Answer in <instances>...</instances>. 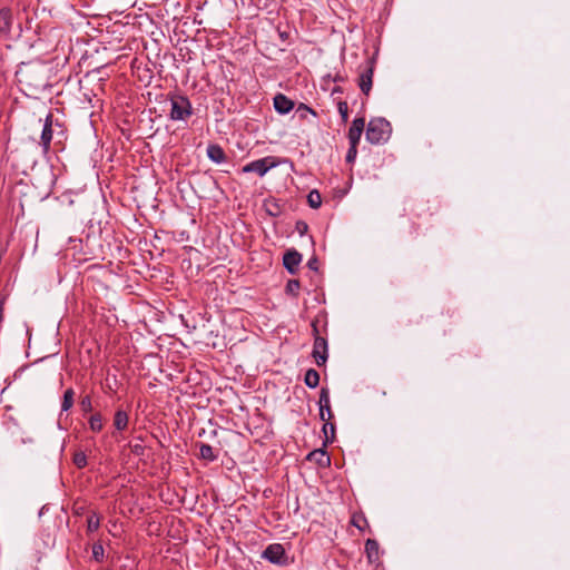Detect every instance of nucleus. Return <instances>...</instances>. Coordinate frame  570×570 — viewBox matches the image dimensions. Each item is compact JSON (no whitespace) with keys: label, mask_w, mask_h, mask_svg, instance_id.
<instances>
[{"label":"nucleus","mask_w":570,"mask_h":570,"mask_svg":"<svg viewBox=\"0 0 570 570\" xmlns=\"http://www.w3.org/2000/svg\"><path fill=\"white\" fill-rule=\"evenodd\" d=\"M100 67H96L92 71H99Z\"/></svg>","instance_id":"44"},{"label":"nucleus","mask_w":570,"mask_h":570,"mask_svg":"<svg viewBox=\"0 0 570 570\" xmlns=\"http://www.w3.org/2000/svg\"><path fill=\"white\" fill-rule=\"evenodd\" d=\"M75 402V391L70 387L65 391L62 403H61V411L67 412L69 411Z\"/></svg>","instance_id":"21"},{"label":"nucleus","mask_w":570,"mask_h":570,"mask_svg":"<svg viewBox=\"0 0 570 570\" xmlns=\"http://www.w3.org/2000/svg\"><path fill=\"white\" fill-rule=\"evenodd\" d=\"M301 262L302 255L296 249H288L283 256V265L292 275L297 273Z\"/></svg>","instance_id":"6"},{"label":"nucleus","mask_w":570,"mask_h":570,"mask_svg":"<svg viewBox=\"0 0 570 570\" xmlns=\"http://www.w3.org/2000/svg\"><path fill=\"white\" fill-rule=\"evenodd\" d=\"M317 324H318V318H314V320L312 321V323H311V326H312V334H313L314 338H315V337H317V336H321V335H320V328H318V325H317Z\"/></svg>","instance_id":"35"},{"label":"nucleus","mask_w":570,"mask_h":570,"mask_svg":"<svg viewBox=\"0 0 570 570\" xmlns=\"http://www.w3.org/2000/svg\"><path fill=\"white\" fill-rule=\"evenodd\" d=\"M312 356L318 366L325 365L328 358L327 340L323 336H317L314 340Z\"/></svg>","instance_id":"4"},{"label":"nucleus","mask_w":570,"mask_h":570,"mask_svg":"<svg viewBox=\"0 0 570 570\" xmlns=\"http://www.w3.org/2000/svg\"><path fill=\"white\" fill-rule=\"evenodd\" d=\"M301 283L298 279H289L286 284L285 292L288 295L297 297L299 294Z\"/></svg>","instance_id":"24"},{"label":"nucleus","mask_w":570,"mask_h":570,"mask_svg":"<svg viewBox=\"0 0 570 570\" xmlns=\"http://www.w3.org/2000/svg\"><path fill=\"white\" fill-rule=\"evenodd\" d=\"M324 422L325 423L322 429V432L324 433L325 438L323 446H326L328 443H332L335 439V425L331 423L328 419H325Z\"/></svg>","instance_id":"16"},{"label":"nucleus","mask_w":570,"mask_h":570,"mask_svg":"<svg viewBox=\"0 0 570 570\" xmlns=\"http://www.w3.org/2000/svg\"><path fill=\"white\" fill-rule=\"evenodd\" d=\"M296 112L299 114V117L302 119H305L307 114H311V115H313L315 117L317 116L316 111L314 109H312L311 107H308L307 105H305V104H299L297 109H296Z\"/></svg>","instance_id":"29"},{"label":"nucleus","mask_w":570,"mask_h":570,"mask_svg":"<svg viewBox=\"0 0 570 570\" xmlns=\"http://www.w3.org/2000/svg\"><path fill=\"white\" fill-rule=\"evenodd\" d=\"M72 462L78 469H83L87 465V456H86L85 452H82V451L75 452Z\"/></svg>","instance_id":"25"},{"label":"nucleus","mask_w":570,"mask_h":570,"mask_svg":"<svg viewBox=\"0 0 570 570\" xmlns=\"http://www.w3.org/2000/svg\"><path fill=\"white\" fill-rule=\"evenodd\" d=\"M207 156L212 161L216 164H222L226 160V154L224 149L217 144H213L207 147Z\"/></svg>","instance_id":"13"},{"label":"nucleus","mask_w":570,"mask_h":570,"mask_svg":"<svg viewBox=\"0 0 570 570\" xmlns=\"http://www.w3.org/2000/svg\"><path fill=\"white\" fill-rule=\"evenodd\" d=\"M278 163L275 160L274 157L267 156L246 164L245 166H243L240 171L244 174L255 173L259 177H263L269 169L276 167Z\"/></svg>","instance_id":"3"},{"label":"nucleus","mask_w":570,"mask_h":570,"mask_svg":"<svg viewBox=\"0 0 570 570\" xmlns=\"http://www.w3.org/2000/svg\"><path fill=\"white\" fill-rule=\"evenodd\" d=\"M307 460H315L321 466H326L331 463V459L327 455V452L323 449H317L308 453Z\"/></svg>","instance_id":"15"},{"label":"nucleus","mask_w":570,"mask_h":570,"mask_svg":"<svg viewBox=\"0 0 570 570\" xmlns=\"http://www.w3.org/2000/svg\"><path fill=\"white\" fill-rule=\"evenodd\" d=\"M304 382H305V384L309 389L317 387L318 384H320V374H318V372L316 370H314V368L307 370L306 373H305Z\"/></svg>","instance_id":"17"},{"label":"nucleus","mask_w":570,"mask_h":570,"mask_svg":"<svg viewBox=\"0 0 570 570\" xmlns=\"http://www.w3.org/2000/svg\"><path fill=\"white\" fill-rule=\"evenodd\" d=\"M357 146L358 145H350V148H348V150L346 153V157H345L347 163H353L355 160V158L357 156Z\"/></svg>","instance_id":"32"},{"label":"nucleus","mask_w":570,"mask_h":570,"mask_svg":"<svg viewBox=\"0 0 570 570\" xmlns=\"http://www.w3.org/2000/svg\"><path fill=\"white\" fill-rule=\"evenodd\" d=\"M391 124L383 117L372 118L366 127V140L373 145L384 144L390 139Z\"/></svg>","instance_id":"1"},{"label":"nucleus","mask_w":570,"mask_h":570,"mask_svg":"<svg viewBox=\"0 0 570 570\" xmlns=\"http://www.w3.org/2000/svg\"><path fill=\"white\" fill-rule=\"evenodd\" d=\"M88 423H89V429L95 432V433H98L102 430L104 428V423H102V415L101 413L97 412V413H94L89 420H88Z\"/></svg>","instance_id":"19"},{"label":"nucleus","mask_w":570,"mask_h":570,"mask_svg":"<svg viewBox=\"0 0 570 570\" xmlns=\"http://www.w3.org/2000/svg\"><path fill=\"white\" fill-rule=\"evenodd\" d=\"M372 76H373V73H361V77H360V82H358L360 89L366 96L370 94L372 85H373Z\"/></svg>","instance_id":"20"},{"label":"nucleus","mask_w":570,"mask_h":570,"mask_svg":"<svg viewBox=\"0 0 570 570\" xmlns=\"http://www.w3.org/2000/svg\"><path fill=\"white\" fill-rule=\"evenodd\" d=\"M266 212L272 217H277L281 214L279 205L276 202H268L265 204Z\"/></svg>","instance_id":"28"},{"label":"nucleus","mask_w":570,"mask_h":570,"mask_svg":"<svg viewBox=\"0 0 570 570\" xmlns=\"http://www.w3.org/2000/svg\"><path fill=\"white\" fill-rule=\"evenodd\" d=\"M278 33H279V37H281L283 40H285V39L287 38V36H288V35H287V32H285V31H279Z\"/></svg>","instance_id":"40"},{"label":"nucleus","mask_w":570,"mask_h":570,"mask_svg":"<svg viewBox=\"0 0 570 570\" xmlns=\"http://www.w3.org/2000/svg\"><path fill=\"white\" fill-rule=\"evenodd\" d=\"M318 404H320V417L322 421H325V412H327V415H328V420H331L333 417V413H332V410H331V404H330V391L326 387H322L321 390V393H320V400H318Z\"/></svg>","instance_id":"8"},{"label":"nucleus","mask_w":570,"mask_h":570,"mask_svg":"<svg viewBox=\"0 0 570 570\" xmlns=\"http://www.w3.org/2000/svg\"><path fill=\"white\" fill-rule=\"evenodd\" d=\"M199 456L203 460L214 462L217 460V454L214 452V449L206 443H202L199 446Z\"/></svg>","instance_id":"18"},{"label":"nucleus","mask_w":570,"mask_h":570,"mask_svg":"<svg viewBox=\"0 0 570 570\" xmlns=\"http://www.w3.org/2000/svg\"><path fill=\"white\" fill-rule=\"evenodd\" d=\"M92 557L96 561L101 562L104 559V547L101 543H95L92 546Z\"/></svg>","instance_id":"30"},{"label":"nucleus","mask_w":570,"mask_h":570,"mask_svg":"<svg viewBox=\"0 0 570 570\" xmlns=\"http://www.w3.org/2000/svg\"><path fill=\"white\" fill-rule=\"evenodd\" d=\"M52 140V115L48 114L46 117V121L41 132V145L45 151H48L50 148V142Z\"/></svg>","instance_id":"10"},{"label":"nucleus","mask_w":570,"mask_h":570,"mask_svg":"<svg viewBox=\"0 0 570 570\" xmlns=\"http://www.w3.org/2000/svg\"><path fill=\"white\" fill-rule=\"evenodd\" d=\"M295 227L299 235H304L308 229V225L303 220H298Z\"/></svg>","instance_id":"34"},{"label":"nucleus","mask_w":570,"mask_h":570,"mask_svg":"<svg viewBox=\"0 0 570 570\" xmlns=\"http://www.w3.org/2000/svg\"><path fill=\"white\" fill-rule=\"evenodd\" d=\"M262 558L275 564H284L286 561L285 549L281 543H272L263 551Z\"/></svg>","instance_id":"5"},{"label":"nucleus","mask_w":570,"mask_h":570,"mask_svg":"<svg viewBox=\"0 0 570 570\" xmlns=\"http://www.w3.org/2000/svg\"><path fill=\"white\" fill-rule=\"evenodd\" d=\"M351 523L361 531H364V529L368 527L366 518L362 514H354L352 517Z\"/></svg>","instance_id":"26"},{"label":"nucleus","mask_w":570,"mask_h":570,"mask_svg":"<svg viewBox=\"0 0 570 570\" xmlns=\"http://www.w3.org/2000/svg\"><path fill=\"white\" fill-rule=\"evenodd\" d=\"M169 101V118L171 120L186 121L193 115V106L187 97L181 95H171Z\"/></svg>","instance_id":"2"},{"label":"nucleus","mask_w":570,"mask_h":570,"mask_svg":"<svg viewBox=\"0 0 570 570\" xmlns=\"http://www.w3.org/2000/svg\"><path fill=\"white\" fill-rule=\"evenodd\" d=\"M318 265L320 263L316 256H312L307 262V267L314 272L318 271Z\"/></svg>","instance_id":"33"},{"label":"nucleus","mask_w":570,"mask_h":570,"mask_svg":"<svg viewBox=\"0 0 570 570\" xmlns=\"http://www.w3.org/2000/svg\"><path fill=\"white\" fill-rule=\"evenodd\" d=\"M365 128V119L363 117L355 118L347 132L350 145H358L361 136Z\"/></svg>","instance_id":"7"},{"label":"nucleus","mask_w":570,"mask_h":570,"mask_svg":"<svg viewBox=\"0 0 570 570\" xmlns=\"http://www.w3.org/2000/svg\"><path fill=\"white\" fill-rule=\"evenodd\" d=\"M274 108L281 115L288 114L294 108V102L283 94L274 97Z\"/></svg>","instance_id":"9"},{"label":"nucleus","mask_w":570,"mask_h":570,"mask_svg":"<svg viewBox=\"0 0 570 570\" xmlns=\"http://www.w3.org/2000/svg\"><path fill=\"white\" fill-rule=\"evenodd\" d=\"M131 452L136 455H142L145 452V446L141 444L131 445Z\"/></svg>","instance_id":"36"},{"label":"nucleus","mask_w":570,"mask_h":570,"mask_svg":"<svg viewBox=\"0 0 570 570\" xmlns=\"http://www.w3.org/2000/svg\"><path fill=\"white\" fill-rule=\"evenodd\" d=\"M365 553L368 563H375L380 560V546L374 539H367L365 542Z\"/></svg>","instance_id":"11"},{"label":"nucleus","mask_w":570,"mask_h":570,"mask_svg":"<svg viewBox=\"0 0 570 570\" xmlns=\"http://www.w3.org/2000/svg\"><path fill=\"white\" fill-rule=\"evenodd\" d=\"M136 62H137V59H136V58H135V59H132V61H131V68H135V63H136Z\"/></svg>","instance_id":"43"},{"label":"nucleus","mask_w":570,"mask_h":570,"mask_svg":"<svg viewBox=\"0 0 570 570\" xmlns=\"http://www.w3.org/2000/svg\"><path fill=\"white\" fill-rule=\"evenodd\" d=\"M337 110L341 115L342 122L346 124L348 120V105L346 101H338L337 104Z\"/></svg>","instance_id":"27"},{"label":"nucleus","mask_w":570,"mask_h":570,"mask_svg":"<svg viewBox=\"0 0 570 570\" xmlns=\"http://www.w3.org/2000/svg\"><path fill=\"white\" fill-rule=\"evenodd\" d=\"M344 80V77L340 76L338 73H336V76L334 77V81H343Z\"/></svg>","instance_id":"41"},{"label":"nucleus","mask_w":570,"mask_h":570,"mask_svg":"<svg viewBox=\"0 0 570 570\" xmlns=\"http://www.w3.org/2000/svg\"><path fill=\"white\" fill-rule=\"evenodd\" d=\"M129 416L127 411L118 409L114 415V426L117 431H124L127 429Z\"/></svg>","instance_id":"14"},{"label":"nucleus","mask_w":570,"mask_h":570,"mask_svg":"<svg viewBox=\"0 0 570 570\" xmlns=\"http://www.w3.org/2000/svg\"><path fill=\"white\" fill-rule=\"evenodd\" d=\"M80 407L83 413H88L92 411L91 397L86 395L80 401Z\"/></svg>","instance_id":"31"},{"label":"nucleus","mask_w":570,"mask_h":570,"mask_svg":"<svg viewBox=\"0 0 570 570\" xmlns=\"http://www.w3.org/2000/svg\"><path fill=\"white\" fill-rule=\"evenodd\" d=\"M307 203L312 208H318L322 205V196L318 190L313 189L307 195Z\"/></svg>","instance_id":"22"},{"label":"nucleus","mask_w":570,"mask_h":570,"mask_svg":"<svg viewBox=\"0 0 570 570\" xmlns=\"http://www.w3.org/2000/svg\"><path fill=\"white\" fill-rule=\"evenodd\" d=\"M12 24V11L10 8L4 7L0 9V32L9 33Z\"/></svg>","instance_id":"12"},{"label":"nucleus","mask_w":570,"mask_h":570,"mask_svg":"<svg viewBox=\"0 0 570 570\" xmlns=\"http://www.w3.org/2000/svg\"><path fill=\"white\" fill-rule=\"evenodd\" d=\"M99 527H100V518L96 512H92L87 518V531L95 532L99 529Z\"/></svg>","instance_id":"23"},{"label":"nucleus","mask_w":570,"mask_h":570,"mask_svg":"<svg viewBox=\"0 0 570 570\" xmlns=\"http://www.w3.org/2000/svg\"><path fill=\"white\" fill-rule=\"evenodd\" d=\"M196 76H197V75H194V77H193V79H191L193 85H195ZM190 78H191V77H190V73H186V82H189V81H190Z\"/></svg>","instance_id":"38"},{"label":"nucleus","mask_w":570,"mask_h":570,"mask_svg":"<svg viewBox=\"0 0 570 570\" xmlns=\"http://www.w3.org/2000/svg\"><path fill=\"white\" fill-rule=\"evenodd\" d=\"M425 212H430V215H433V214H434V212H432V210H431V207H426L425 209H424V208H421V209H420L419 216H421V215H422V213H425Z\"/></svg>","instance_id":"39"},{"label":"nucleus","mask_w":570,"mask_h":570,"mask_svg":"<svg viewBox=\"0 0 570 570\" xmlns=\"http://www.w3.org/2000/svg\"><path fill=\"white\" fill-rule=\"evenodd\" d=\"M334 92H341V88H340V87H335V88L333 89V94H334Z\"/></svg>","instance_id":"42"},{"label":"nucleus","mask_w":570,"mask_h":570,"mask_svg":"<svg viewBox=\"0 0 570 570\" xmlns=\"http://www.w3.org/2000/svg\"><path fill=\"white\" fill-rule=\"evenodd\" d=\"M363 71H368V72L374 71V60L373 59L367 60V66Z\"/></svg>","instance_id":"37"}]
</instances>
